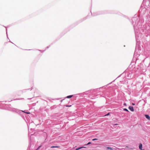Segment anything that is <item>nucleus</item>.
I'll list each match as a JSON object with an SVG mask.
<instances>
[{
    "label": "nucleus",
    "mask_w": 150,
    "mask_h": 150,
    "mask_svg": "<svg viewBox=\"0 0 150 150\" xmlns=\"http://www.w3.org/2000/svg\"><path fill=\"white\" fill-rule=\"evenodd\" d=\"M129 108L132 111H134V109L133 107L132 106H129Z\"/></svg>",
    "instance_id": "obj_1"
},
{
    "label": "nucleus",
    "mask_w": 150,
    "mask_h": 150,
    "mask_svg": "<svg viewBox=\"0 0 150 150\" xmlns=\"http://www.w3.org/2000/svg\"><path fill=\"white\" fill-rule=\"evenodd\" d=\"M139 148L141 150H144L142 149V144H140L139 146Z\"/></svg>",
    "instance_id": "obj_2"
},
{
    "label": "nucleus",
    "mask_w": 150,
    "mask_h": 150,
    "mask_svg": "<svg viewBox=\"0 0 150 150\" xmlns=\"http://www.w3.org/2000/svg\"><path fill=\"white\" fill-rule=\"evenodd\" d=\"M145 116L147 119L149 120H150V117L148 115H145Z\"/></svg>",
    "instance_id": "obj_3"
},
{
    "label": "nucleus",
    "mask_w": 150,
    "mask_h": 150,
    "mask_svg": "<svg viewBox=\"0 0 150 150\" xmlns=\"http://www.w3.org/2000/svg\"><path fill=\"white\" fill-rule=\"evenodd\" d=\"M84 147H79V148L76 149V150H79L82 148H84Z\"/></svg>",
    "instance_id": "obj_4"
},
{
    "label": "nucleus",
    "mask_w": 150,
    "mask_h": 150,
    "mask_svg": "<svg viewBox=\"0 0 150 150\" xmlns=\"http://www.w3.org/2000/svg\"><path fill=\"white\" fill-rule=\"evenodd\" d=\"M59 146H52L51 147V148H59Z\"/></svg>",
    "instance_id": "obj_5"
},
{
    "label": "nucleus",
    "mask_w": 150,
    "mask_h": 150,
    "mask_svg": "<svg viewBox=\"0 0 150 150\" xmlns=\"http://www.w3.org/2000/svg\"><path fill=\"white\" fill-rule=\"evenodd\" d=\"M73 96V95H70L67 97V98H71Z\"/></svg>",
    "instance_id": "obj_6"
},
{
    "label": "nucleus",
    "mask_w": 150,
    "mask_h": 150,
    "mask_svg": "<svg viewBox=\"0 0 150 150\" xmlns=\"http://www.w3.org/2000/svg\"><path fill=\"white\" fill-rule=\"evenodd\" d=\"M107 149H110V150H112V148H110V147H107Z\"/></svg>",
    "instance_id": "obj_7"
},
{
    "label": "nucleus",
    "mask_w": 150,
    "mask_h": 150,
    "mask_svg": "<svg viewBox=\"0 0 150 150\" xmlns=\"http://www.w3.org/2000/svg\"><path fill=\"white\" fill-rule=\"evenodd\" d=\"M22 112H25V113H26L27 114H30V112H24V111H22Z\"/></svg>",
    "instance_id": "obj_8"
},
{
    "label": "nucleus",
    "mask_w": 150,
    "mask_h": 150,
    "mask_svg": "<svg viewBox=\"0 0 150 150\" xmlns=\"http://www.w3.org/2000/svg\"><path fill=\"white\" fill-rule=\"evenodd\" d=\"M124 110L125 111H128V110L126 108H124Z\"/></svg>",
    "instance_id": "obj_9"
},
{
    "label": "nucleus",
    "mask_w": 150,
    "mask_h": 150,
    "mask_svg": "<svg viewBox=\"0 0 150 150\" xmlns=\"http://www.w3.org/2000/svg\"><path fill=\"white\" fill-rule=\"evenodd\" d=\"M98 139H96V138H95V139H92V140L93 141H95V140H97Z\"/></svg>",
    "instance_id": "obj_10"
},
{
    "label": "nucleus",
    "mask_w": 150,
    "mask_h": 150,
    "mask_svg": "<svg viewBox=\"0 0 150 150\" xmlns=\"http://www.w3.org/2000/svg\"><path fill=\"white\" fill-rule=\"evenodd\" d=\"M91 144V142H89L86 144V145H88V144Z\"/></svg>",
    "instance_id": "obj_11"
},
{
    "label": "nucleus",
    "mask_w": 150,
    "mask_h": 150,
    "mask_svg": "<svg viewBox=\"0 0 150 150\" xmlns=\"http://www.w3.org/2000/svg\"><path fill=\"white\" fill-rule=\"evenodd\" d=\"M109 114H110L109 113H108L107 114L105 115V116L108 115H109Z\"/></svg>",
    "instance_id": "obj_12"
},
{
    "label": "nucleus",
    "mask_w": 150,
    "mask_h": 150,
    "mask_svg": "<svg viewBox=\"0 0 150 150\" xmlns=\"http://www.w3.org/2000/svg\"><path fill=\"white\" fill-rule=\"evenodd\" d=\"M40 146H39L36 150H38V149L39 148H40Z\"/></svg>",
    "instance_id": "obj_13"
},
{
    "label": "nucleus",
    "mask_w": 150,
    "mask_h": 150,
    "mask_svg": "<svg viewBox=\"0 0 150 150\" xmlns=\"http://www.w3.org/2000/svg\"><path fill=\"white\" fill-rule=\"evenodd\" d=\"M40 146H39L36 150H38V149L39 148H40Z\"/></svg>",
    "instance_id": "obj_14"
},
{
    "label": "nucleus",
    "mask_w": 150,
    "mask_h": 150,
    "mask_svg": "<svg viewBox=\"0 0 150 150\" xmlns=\"http://www.w3.org/2000/svg\"><path fill=\"white\" fill-rule=\"evenodd\" d=\"M123 105H125V106H126V105H126V103H124V104H123Z\"/></svg>",
    "instance_id": "obj_15"
},
{
    "label": "nucleus",
    "mask_w": 150,
    "mask_h": 150,
    "mask_svg": "<svg viewBox=\"0 0 150 150\" xmlns=\"http://www.w3.org/2000/svg\"><path fill=\"white\" fill-rule=\"evenodd\" d=\"M71 105H70V106H68V105H66V106L67 107H70L71 106Z\"/></svg>",
    "instance_id": "obj_16"
},
{
    "label": "nucleus",
    "mask_w": 150,
    "mask_h": 150,
    "mask_svg": "<svg viewBox=\"0 0 150 150\" xmlns=\"http://www.w3.org/2000/svg\"><path fill=\"white\" fill-rule=\"evenodd\" d=\"M132 105H135V104H134V103H132Z\"/></svg>",
    "instance_id": "obj_17"
},
{
    "label": "nucleus",
    "mask_w": 150,
    "mask_h": 150,
    "mask_svg": "<svg viewBox=\"0 0 150 150\" xmlns=\"http://www.w3.org/2000/svg\"><path fill=\"white\" fill-rule=\"evenodd\" d=\"M117 125V124H116L115 125Z\"/></svg>",
    "instance_id": "obj_18"
}]
</instances>
